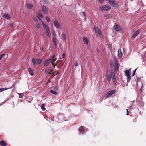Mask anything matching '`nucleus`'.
Returning <instances> with one entry per match:
<instances>
[{"label": "nucleus", "mask_w": 146, "mask_h": 146, "mask_svg": "<svg viewBox=\"0 0 146 146\" xmlns=\"http://www.w3.org/2000/svg\"><path fill=\"white\" fill-rule=\"evenodd\" d=\"M58 74H59V73L58 72H57V73H56V75H57Z\"/></svg>", "instance_id": "60"}, {"label": "nucleus", "mask_w": 146, "mask_h": 146, "mask_svg": "<svg viewBox=\"0 0 146 146\" xmlns=\"http://www.w3.org/2000/svg\"><path fill=\"white\" fill-rule=\"evenodd\" d=\"M26 6H27V7L28 9H31L33 7V5H32L31 4H27L26 5Z\"/></svg>", "instance_id": "22"}, {"label": "nucleus", "mask_w": 146, "mask_h": 146, "mask_svg": "<svg viewBox=\"0 0 146 146\" xmlns=\"http://www.w3.org/2000/svg\"><path fill=\"white\" fill-rule=\"evenodd\" d=\"M109 3L112 6L115 7H117L119 6V4L116 3L114 0H108Z\"/></svg>", "instance_id": "3"}, {"label": "nucleus", "mask_w": 146, "mask_h": 146, "mask_svg": "<svg viewBox=\"0 0 146 146\" xmlns=\"http://www.w3.org/2000/svg\"><path fill=\"white\" fill-rule=\"evenodd\" d=\"M107 79L108 81L109 82H110L111 80V74L110 75L108 74H107Z\"/></svg>", "instance_id": "20"}, {"label": "nucleus", "mask_w": 146, "mask_h": 146, "mask_svg": "<svg viewBox=\"0 0 146 146\" xmlns=\"http://www.w3.org/2000/svg\"><path fill=\"white\" fill-rule=\"evenodd\" d=\"M32 62L34 66H35L36 64V60H35L34 58H33L32 60Z\"/></svg>", "instance_id": "24"}, {"label": "nucleus", "mask_w": 146, "mask_h": 146, "mask_svg": "<svg viewBox=\"0 0 146 146\" xmlns=\"http://www.w3.org/2000/svg\"><path fill=\"white\" fill-rule=\"evenodd\" d=\"M126 110H127V114H126V115H129V111H128V109H127Z\"/></svg>", "instance_id": "50"}, {"label": "nucleus", "mask_w": 146, "mask_h": 146, "mask_svg": "<svg viewBox=\"0 0 146 146\" xmlns=\"http://www.w3.org/2000/svg\"><path fill=\"white\" fill-rule=\"evenodd\" d=\"M113 82L114 83V84H115L116 85H117V82L116 81H114Z\"/></svg>", "instance_id": "55"}, {"label": "nucleus", "mask_w": 146, "mask_h": 146, "mask_svg": "<svg viewBox=\"0 0 146 146\" xmlns=\"http://www.w3.org/2000/svg\"><path fill=\"white\" fill-rule=\"evenodd\" d=\"M61 39L65 42H66V35L65 33H63L61 35Z\"/></svg>", "instance_id": "9"}, {"label": "nucleus", "mask_w": 146, "mask_h": 146, "mask_svg": "<svg viewBox=\"0 0 146 146\" xmlns=\"http://www.w3.org/2000/svg\"><path fill=\"white\" fill-rule=\"evenodd\" d=\"M8 88H0V92H1L2 91L6 90L8 89Z\"/></svg>", "instance_id": "31"}, {"label": "nucleus", "mask_w": 146, "mask_h": 146, "mask_svg": "<svg viewBox=\"0 0 146 146\" xmlns=\"http://www.w3.org/2000/svg\"><path fill=\"white\" fill-rule=\"evenodd\" d=\"M42 9L43 12L46 14H47L48 13V11L47 7L45 6H43L42 7Z\"/></svg>", "instance_id": "6"}, {"label": "nucleus", "mask_w": 146, "mask_h": 146, "mask_svg": "<svg viewBox=\"0 0 146 146\" xmlns=\"http://www.w3.org/2000/svg\"><path fill=\"white\" fill-rule=\"evenodd\" d=\"M50 59H46L44 62V65L45 67H46L49 65Z\"/></svg>", "instance_id": "12"}, {"label": "nucleus", "mask_w": 146, "mask_h": 146, "mask_svg": "<svg viewBox=\"0 0 146 146\" xmlns=\"http://www.w3.org/2000/svg\"><path fill=\"white\" fill-rule=\"evenodd\" d=\"M78 131L80 134H82L84 133L85 132V129L83 126H81L79 129Z\"/></svg>", "instance_id": "8"}, {"label": "nucleus", "mask_w": 146, "mask_h": 146, "mask_svg": "<svg viewBox=\"0 0 146 146\" xmlns=\"http://www.w3.org/2000/svg\"><path fill=\"white\" fill-rule=\"evenodd\" d=\"M136 70V69H135L134 70L133 74H132V75L133 76L134 75Z\"/></svg>", "instance_id": "46"}, {"label": "nucleus", "mask_w": 146, "mask_h": 146, "mask_svg": "<svg viewBox=\"0 0 146 146\" xmlns=\"http://www.w3.org/2000/svg\"><path fill=\"white\" fill-rule=\"evenodd\" d=\"M78 63L77 62H76L75 64V66H78Z\"/></svg>", "instance_id": "51"}, {"label": "nucleus", "mask_w": 146, "mask_h": 146, "mask_svg": "<svg viewBox=\"0 0 146 146\" xmlns=\"http://www.w3.org/2000/svg\"><path fill=\"white\" fill-rule=\"evenodd\" d=\"M140 90H142V89H141H141H140Z\"/></svg>", "instance_id": "62"}, {"label": "nucleus", "mask_w": 146, "mask_h": 146, "mask_svg": "<svg viewBox=\"0 0 146 146\" xmlns=\"http://www.w3.org/2000/svg\"><path fill=\"white\" fill-rule=\"evenodd\" d=\"M56 60L57 59H52L51 61V63L52 64V66H53L54 68H55V66L56 65V63L58 61H57L56 62Z\"/></svg>", "instance_id": "13"}, {"label": "nucleus", "mask_w": 146, "mask_h": 146, "mask_svg": "<svg viewBox=\"0 0 146 146\" xmlns=\"http://www.w3.org/2000/svg\"><path fill=\"white\" fill-rule=\"evenodd\" d=\"M52 36L53 37H55V38H56V35L54 31L53 32Z\"/></svg>", "instance_id": "38"}, {"label": "nucleus", "mask_w": 146, "mask_h": 146, "mask_svg": "<svg viewBox=\"0 0 146 146\" xmlns=\"http://www.w3.org/2000/svg\"><path fill=\"white\" fill-rule=\"evenodd\" d=\"M133 109V106L131 104V106L128 107V109L130 110H131Z\"/></svg>", "instance_id": "37"}, {"label": "nucleus", "mask_w": 146, "mask_h": 146, "mask_svg": "<svg viewBox=\"0 0 146 146\" xmlns=\"http://www.w3.org/2000/svg\"><path fill=\"white\" fill-rule=\"evenodd\" d=\"M37 17L38 19H39V20H40V19L39 17Z\"/></svg>", "instance_id": "59"}, {"label": "nucleus", "mask_w": 146, "mask_h": 146, "mask_svg": "<svg viewBox=\"0 0 146 146\" xmlns=\"http://www.w3.org/2000/svg\"><path fill=\"white\" fill-rule=\"evenodd\" d=\"M54 58V55L52 56H51V58L50 59V61L51 60L53 59Z\"/></svg>", "instance_id": "45"}, {"label": "nucleus", "mask_w": 146, "mask_h": 146, "mask_svg": "<svg viewBox=\"0 0 146 146\" xmlns=\"http://www.w3.org/2000/svg\"><path fill=\"white\" fill-rule=\"evenodd\" d=\"M83 41L85 44L87 45L88 44L89 40L88 39H87V38L85 37L83 38Z\"/></svg>", "instance_id": "17"}, {"label": "nucleus", "mask_w": 146, "mask_h": 146, "mask_svg": "<svg viewBox=\"0 0 146 146\" xmlns=\"http://www.w3.org/2000/svg\"><path fill=\"white\" fill-rule=\"evenodd\" d=\"M138 103L140 106H142L144 105V103L143 102H141L140 101H138Z\"/></svg>", "instance_id": "34"}, {"label": "nucleus", "mask_w": 146, "mask_h": 146, "mask_svg": "<svg viewBox=\"0 0 146 146\" xmlns=\"http://www.w3.org/2000/svg\"><path fill=\"white\" fill-rule=\"evenodd\" d=\"M115 68H116V70H118L119 68V64L118 62L117 63H115Z\"/></svg>", "instance_id": "27"}, {"label": "nucleus", "mask_w": 146, "mask_h": 146, "mask_svg": "<svg viewBox=\"0 0 146 146\" xmlns=\"http://www.w3.org/2000/svg\"><path fill=\"white\" fill-rule=\"evenodd\" d=\"M100 2V3H102L104 1V0H99Z\"/></svg>", "instance_id": "54"}, {"label": "nucleus", "mask_w": 146, "mask_h": 146, "mask_svg": "<svg viewBox=\"0 0 146 146\" xmlns=\"http://www.w3.org/2000/svg\"><path fill=\"white\" fill-rule=\"evenodd\" d=\"M96 50H97V52L98 53H99L100 52V51L98 49V48H97L96 49Z\"/></svg>", "instance_id": "52"}, {"label": "nucleus", "mask_w": 146, "mask_h": 146, "mask_svg": "<svg viewBox=\"0 0 146 146\" xmlns=\"http://www.w3.org/2000/svg\"><path fill=\"white\" fill-rule=\"evenodd\" d=\"M42 24L43 25L44 29L46 30V31L49 29L48 26L45 25L44 22H42Z\"/></svg>", "instance_id": "16"}, {"label": "nucleus", "mask_w": 146, "mask_h": 146, "mask_svg": "<svg viewBox=\"0 0 146 146\" xmlns=\"http://www.w3.org/2000/svg\"><path fill=\"white\" fill-rule=\"evenodd\" d=\"M125 75L127 77V82H130L131 77L130 76V72L129 70H127L124 72Z\"/></svg>", "instance_id": "4"}, {"label": "nucleus", "mask_w": 146, "mask_h": 146, "mask_svg": "<svg viewBox=\"0 0 146 146\" xmlns=\"http://www.w3.org/2000/svg\"><path fill=\"white\" fill-rule=\"evenodd\" d=\"M18 94H19V97L20 98H22L24 95V93H18Z\"/></svg>", "instance_id": "28"}, {"label": "nucleus", "mask_w": 146, "mask_h": 146, "mask_svg": "<svg viewBox=\"0 0 146 146\" xmlns=\"http://www.w3.org/2000/svg\"><path fill=\"white\" fill-rule=\"evenodd\" d=\"M99 9L102 11H105L110 9L111 7L109 6L104 5L99 7Z\"/></svg>", "instance_id": "2"}, {"label": "nucleus", "mask_w": 146, "mask_h": 146, "mask_svg": "<svg viewBox=\"0 0 146 146\" xmlns=\"http://www.w3.org/2000/svg\"><path fill=\"white\" fill-rule=\"evenodd\" d=\"M140 33V31L137 30L132 35V37L133 38H134L136 37Z\"/></svg>", "instance_id": "11"}, {"label": "nucleus", "mask_w": 146, "mask_h": 146, "mask_svg": "<svg viewBox=\"0 0 146 146\" xmlns=\"http://www.w3.org/2000/svg\"><path fill=\"white\" fill-rule=\"evenodd\" d=\"M118 56L119 58H121L122 56V53L121 50L120 49H119L118 50Z\"/></svg>", "instance_id": "14"}, {"label": "nucleus", "mask_w": 146, "mask_h": 146, "mask_svg": "<svg viewBox=\"0 0 146 146\" xmlns=\"http://www.w3.org/2000/svg\"><path fill=\"white\" fill-rule=\"evenodd\" d=\"M113 27L114 30L117 31L121 30L122 29L121 27L116 23H115Z\"/></svg>", "instance_id": "5"}, {"label": "nucleus", "mask_w": 146, "mask_h": 146, "mask_svg": "<svg viewBox=\"0 0 146 146\" xmlns=\"http://www.w3.org/2000/svg\"><path fill=\"white\" fill-rule=\"evenodd\" d=\"M48 73V71L47 70V69H46L45 71V74H47V73Z\"/></svg>", "instance_id": "49"}, {"label": "nucleus", "mask_w": 146, "mask_h": 146, "mask_svg": "<svg viewBox=\"0 0 146 146\" xmlns=\"http://www.w3.org/2000/svg\"><path fill=\"white\" fill-rule=\"evenodd\" d=\"M88 130V129H86V130Z\"/></svg>", "instance_id": "64"}, {"label": "nucleus", "mask_w": 146, "mask_h": 146, "mask_svg": "<svg viewBox=\"0 0 146 146\" xmlns=\"http://www.w3.org/2000/svg\"><path fill=\"white\" fill-rule=\"evenodd\" d=\"M54 89L55 90H58V87L57 86H54Z\"/></svg>", "instance_id": "40"}, {"label": "nucleus", "mask_w": 146, "mask_h": 146, "mask_svg": "<svg viewBox=\"0 0 146 146\" xmlns=\"http://www.w3.org/2000/svg\"><path fill=\"white\" fill-rule=\"evenodd\" d=\"M82 15L86 18V14L84 12H83L82 13Z\"/></svg>", "instance_id": "43"}, {"label": "nucleus", "mask_w": 146, "mask_h": 146, "mask_svg": "<svg viewBox=\"0 0 146 146\" xmlns=\"http://www.w3.org/2000/svg\"><path fill=\"white\" fill-rule=\"evenodd\" d=\"M28 71L29 74L31 75L32 76L34 75V72L31 68H29L28 70Z\"/></svg>", "instance_id": "21"}, {"label": "nucleus", "mask_w": 146, "mask_h": 146, "mask_svg": "<svg viewBox=\"0 0 146 146\" xmlns=\"http://www.w3.org/2000/svg\"><path fill=\"white\" fill-rule=\"evenodd\" d=\"M50 92L54 95H56L57 94V92L53 90H50Z\"/></svg>", "instance_id": "29"}, {"label": "nucleus", "mask_w": 146, "mask_h": 146, "mask_svg": "<svg viewBox=\"0 0 146 146\" xmlns=\"http://www.w3.org/2000/svg\"><path fill=\"white\" fill-rule=\"evenodd\" d=\"M135 119H134L133 120V122H135Z\"/></svg>", "instance_id": "58"}, {"label": "nucleus", "mask_w": 146, "mask_h": 146, "mask_svg": "<svg viewBox=\"0 0 146 146\" xmlns=\"http://www.w3.org/2000/svg\"><path fill=\"white\" fill-rule=\"evenodd\" d=\"M36 26L37 28L38 29L40 27V25L39 24H37L36 25Z\"/></svg>", "instance_id": "42"}, {"label": "nucleus", "mask_w": 146, "mask_h": 146, "mask_svg": "<svg viewBox=\"0 0 146 146\" xmlns=\"http://www.w3.org/2000/svg\"><path fill=\"white\" fill-rule=\"evenodd\" d=\"M110 66L111 67L113 68L114 66V64L113 62L112 61H110Z\"/></svg>", "instance_id": "36"}, {"label": "nucleus", "mask_w": 146, "mask_h": 146, "mask_svg": "<svg viewBox=\"0 0 146 146\" xmlns=\"http://www.w3.org/2000/svg\"><path fill=\"white\" fill-rule=\"evenodd\" d=\"M0 145L2 146H5L6 145L5 142L3 141H2L0 142Z\"/></svg>", "instance_id": "26"}, {"label": "nucleus", "mask_w": 146, "mask_h": 146, "mask_svg": "<svg viewBox=\"0 0 146 146\" xmlns=\"http://www.w3.org/2000/svg\"><path fill=\"white\" fill-rule=\"evenodd\" d=\"M4 17L7 19H9L10 17L9 15L8 14L5 13L3 14Z\"/></svg>", "instance_id": "19"}, {"label": "nucleus", "mask_w": 146, "mask_h": 146, "mask_svg": "<svg viewBox=\"0 0 146 146\" xmlns=\"http://www.w3.org/2000/svg\"><path fill=\"white\" fill-rule=\"evenodd\" d=\"M60 66H57V68H60L62 65H63L64 64V63H63V61L61 60V61H60Z\"/></svg>", "instance_id": "35"}, {"label": "nucleus", "mask_w": 146, "mask_h": 146, "mask_svg": "<svg viewBox=\"0 0 146 146\" xmlns=\"http://www.w3.org/2000/svg\"><path fill=\"white\" fill-rule=\"evenodd\" d=\"M111 76L113 82L116 81L115 75L113 71H111Z\"/></svg>", "instance_id": "15"}, {"label": "nucleus", "mask_w": 146, "mask_h": 146, "mask_svg": "<svg viewBox=\"0 0 146 146\" xmlns=\"http://www.w3.org/2000/svg\"><path fill=\"white\" fill-rule=\"evenodd\" d=\"M5 54H3L0 55V60L3 58H5Z\"/></svg>", "instance_id": "32"}, {"label": "nucleus", "mask_w": 146, "mask_h": 146, "mask_svg": "<svg viewBox=\"0 0 146 146\" xmlns=\"http://www.w3.org/2000/svg\"><path fill=\"white\" fill-rule=\"evenodd\" d=\"M54 23L55 27L58 29H60V26L59 23L57 22L56 20L54 21Z\"/></svg>", "instance_id": "10"}, {"label": "nucleus", "mask_w": 146, "mask_h": 146, "mask_svg": "<svg viewBox=\"0 0 146 146\" xmlns=\"http://www.w3.org/2000/svg\"><path fill=\"white\" fill-rule=\"evenodd\" d=\"M10 25L11 27H13L14 25V24L13 23H12L10 24Z\"/></svg>", "instance_id": "53"}, {"label": "nucleus", "mask_w": 146, "mask_h": 146, "mask_svg": "<svg viewBox=\"0 0 146 146\" xmlns=\"http://www.w3.org/2000/svg\"><path fill=\"white\" fill-rule=\"evenodd\" d=\"M26 100L28 102L30 103L32 100L33 98L31 96H29L26 98Z\"/></svg>", "instance_id": "18"}, {"label": "nucleus", "mask_w": 146, "mask_h": 146, "mask_svg": "<svg viewBox=\"0 0 146 146\" xmlns=\"http://www.w3.org/2000/svg\"><path fill=\"white\" fill-rule=\"evenodd\" d=\"M39 16H40V17H43L42 15V14H41V13H40V14H39Z\"/></svg>", "instance_id": "56"}, {"label": "nucleus", "mask_w": 146, "mask_h": 146, "mask_svg": "<svg viewBox=\"0 0 146 146\" xmlns=\"http://www.w3.org/2000/svg\"><path fill=\"white\" fill-rule=\"evenodd\" d=\"M56 39V38H55V37H53V39H52V40L53 42L55 44V46H56V42L55 41V39Z\"/></svg>", "instance_id": "33"}, {"label": "nucleus", "mask_w": 146, "mask_h": 146, "mask_svg": "<svg viewBox=\"0 0 146 146\" xmlns=\"http://www.w3.org/2000/svg\"><path fill=\"white\" fill-rule=\"evenodd\" d=\"M34 21H36V22H37L38 21L37 19V18H34Z\"/></svg>", "instance_id": "48"}, {"label": "nucleus", "mask_w": 146, "mask_h": 146, "mask_svg": "<svg viewBox=\"0 0 146 146\" xmlns=\"http://www.w3.org/2000/svg\"><path fill=\"white\" fill-rule=\"evenodd\" d=\"M36 64H40L42 62V60L40 59H38L36 60Z\"/></svg>", "instance_id": "23"}, {"label": "nucleus", "mask_w": 146, "mask_h": 146, "mask_svg": "<svg viewBox=\"0 0 146 146\" xmlns=\"http://www.w3.org/2000/svg\"><path fill=\"white\" fill-rule=\"evenodd\" d=\"M41 36H42L43 37H44V35H42V34H41Z\"/></svg>", "instance_id": "61"}, {"label": "nucleus", "mask_w": 146, "mask_h": 146, "mask_svg": "<svg viewBox=\"0 0 146 146\" xmlns=\"http://www.w3.org/2000/svg\"><path fill=\"white\" fill-rule=\"evenodd\" d=\"M41 108L42 110L43 111H44L45 110V108L44 104H42L41 105Z\"/></svg>", "instance_id": "30"}, {"label": "nucleus", "mask_w": 146, "mask_h": 146, "mask_svg": "<svg viewBox=\"0 0 146 146\" xmlns=\"http://www.w3.org/2000/svg\"><path fill=\"white\" fill-rule=\"evenodd\" d=\"M94 29L95 31L100 36H102V34L101 33V31L99 29L96 27H94Z\"/></svg>", "instance_id": "7"}, {"label": "nucleus", "mask_w": 146, "mask_h": 146, "mask_svg": "<svg viewBox=\"0 0 146 146\" xmlns=\"http://www.w3.org/2000/svg\"><path fill=\"white\" fill-rule=\"evenodd\" d=\"M114 61H115V63H117L118 62V60H117V59L116 58L114 57Z\"/></svg>", "instance_id": "39"}, {"label": "nucleus", "mask_w": 146, "mask_h": 146, "mask_svg": "<svg viewBox=\"0 0 146 146\" xmlns=\"http://www.w3.org/2000/svg\"><path fill=\"white\" fill-rule=\"evenodd\" d=\"M46 19L48 22H49L50 21V19L48 17H46Z\"/></svg>", "instance_id": "41"}, {"label": "nucleus", "mask_w": 146, "mask_h": 146, "mask_svg": "<svg viewBox=\"0 0 146 146\" xmlns=\"http://www.w3.org/2000/svg\"><path fill=\"white\" fill-rule=\"evenodd\" d=\"M46 31V34L48 36H50L51 35V33L50 29L47 30Z\"/></svg>", "instance_id": "25"}, {"label": "nucleus", "mask_w": 146, "mask_h": 146, "mask_svg": "<svg viewBox=\"0 0 146 146\" xmlns=\"http://www.w3.org/2000/svg\"><path fill=\"white\" fill-rule=\"evenodd\" d=\"M53 71V70H50V72H49V73L50 74H53L52 73V72Z\"/></svg>", "instance_id": "44"}, {"label": "nucleus", "mask_w": 146, "mask_h": 146, "mask_svg": "<svg viewBox=\"0 0 146 146\" xmlns=\"http://www.w3.org/2000/svg\"><path fill=\"white\" fill-rule=\"evenodd\" d=\"M140 90H142V89H141H141H140Z\"/></svg>", "instance_id": "63"}, {"label": "nucleus", "mask_w": 146, "mask_h": 146, "mask_svg": "<svg viewBox=\"0 0 146 146\" xmlns=\"http://www.w3.org/2000/svg\"><path fill=\"white\" fill-rule=\"evenodd\" d=\"M62 57L63 58H64V57H65V54H64V53L62 54Z\"/></svg>", "instance_id": "47"}, {"label": "nucleus", "mask_w": 146, "mask_h": 146, "mask_svg": "<svg viewBox=\"0 0 146 146\" xmlns=\"http://www.w3.org/2000/svg\"><path fill=\"white\" fill-rule=\"evenodd\" d=\"M115 92V91L114 90L109 91L107 92L105 95V98H108L110 97Z\"/></svg>", "instance_id": "1"}, {"label": "nucleus", "mask_w": 146, "mask_h": 146, "mask_svg": "<svg viewBox=\"0 0 146 146\" xmlns=\"http://www.w3.org/2000/svg\"><path fill=\"white\" fill-rule=\"evenodd\" d=\"M54 73H55L54 72H53L52 73L53 74H52L53 77H54L55 76V74H54Z\"/></svg>", "instance_id": "57"}]
</instances>
